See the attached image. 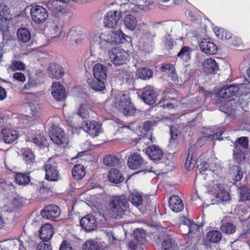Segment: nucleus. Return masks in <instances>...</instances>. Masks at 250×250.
<instances>
[{
    "instance_id": "c756f323",
    "label": "nucleus",
    "mask_w": 250,
    "mask_h": 250,
    "mask_svg": "<svg viewBox=\"0 0 250 250\" xmlns=\"http://www.w3.org/2000/svg\"><path fill=\"white\" fill-rule=\"evenodd\" d=\"M49 74L52 78L59 79L63 75L62 67L58 64H51L49 68Z\"/></svg>"
},
{
    "instance_id": "0e129e2a",
    "label": "nucleus",
    "mask_w": 250,
    "mask_h": 250,
    "mask_svg": "<svg viewBox=\"0 0 250 250\" xmlns=\"http://www.w3.org/2000/svg\"><path fill=\"white\" fill-rule=\"evenodd\" d=\"M45 141L44 137H42L40 135L32 139L33 142L38 146L44 145Z\"/></svg>"
},
{
    "instance_id": "ddd939ff",
    "label": "nucleus",
    "mask_w": 250,
    "mask_h": 250,
    "mask_svg": "<svg viewBox=\"0 0 250 250\" xmlns=\"http://www.w3.org/2000/svg\"><path fill=\"white\" fill-rule=\"evenodd\" d=\"M62 26L57 22H50L46 26L44 31L48 38L56 39L60 37Z\"/></svg>"
},
{
    "instance_id": "e433bc0d",
    "label": "nucleus",
    "mask_w": 250,
    "mask_h": 250,
    "mask_svg": "<svg viewBox=\"0 0 250 250\" xmlns=\"http://www.w3.org/2000/svg\"><path fill=\"white\" fill-rule=\"evenodd\" d=\"M224 131L220 130L218 132L214 133L211 128H207L205 132H204V137L210 138L212 140H222L223 138L221 136L223 133Z\"/></svg>"
},
{
    "instance_id": "412c9836",
    "label": "nucleus",
    "mask_w": 250,
    "mask_h": 250,
    "mask_svg": "<svg viewBox=\"0 0 250 250\" xmlns=\"http://www.w3.org/2000/svg\"><path fill=\"white\" fill-rule=\"evenodd\" d=\"M146 153L154 161L161 160L163 156V152L159 146L154 145L146 148Z\"/></svg>"
},
{
    "instance_id": "bf43d9fd",
    "label": "nucleus",
    "mask_w": 250,
    "mask_h": 250,
    "mask_svg": "<svg viewBox=\"0 0 250 250\" xmlns=\"http://www.w3.org/2000/svg\"><path fill=\"white\" fill-rule=\"evenodd\" d=\"M237 144L238 146L241 148L246 149L248 147L249 141L248 139L246 137H241L238 139L234 144Z\"/></svg>"
},
{
    "instance_id": "37998d69",
    "label": "nucleus",
    "mask_w": 250,
    "mask_h": 250,
    "mask_svg": "<svg viewBox=\"0 0 250 250\" xmlns=\"http://www.w3.org/2000/svg\"><path fill=\"white\" fill-rule=\"evenodd\" d=\"M222 238L221 233L218 230H212L209 231L207 236V239L208 241L213 243H217Z\"/></svg>"
},
{
    "instance_id": "4be33fe9",
    "label": "nucleus",
    "mask_w": 250,
    "mask_h": 250,
    "mask_svg": "<svg viewBox=\"0 0 250 250\" xmlns=\"http://www.w3.org/2000/svg\"><path fill=\"white\" fill-rule=\"evenodd\" d=\"M1 137L6 144H11L19 137V134L15 130L4 128L1 130Z\"/></svg>"
},
{
    "instance_id": "49530a36",
    "label": "nucleus",
    "mask_w": 250,
    "mask_h": 250,
    "mask_svg": "<svg viewBox=\"0 0 250 250\" xmlns=\"http://www.w3.org/2000/svg\"><path fill=\"white\" fill-rule=\"evenodd\" d=\"M15 180L20 185H25L29 183L30 179L27 174L19 173L15 176Z\"/></svg>"
},
{
    "instance_id": "603ef678",
    "label": "nucleus",
    "mask_w": 250,
    "mask_h": 250,
    "mask_svg": "<svg viewBox=\"0 0 250 250\" xmlns=\"http://www.w3.org/2000/svg\"><path fill=\"white\" fill-rule=\"evenodd\" d=\"M159 104L161 107L164 109L172 108V98H171L169 94L166 95L162 100L160 102Z\"/></svg>"
},
{
    "instance_id": "bb28decb",
    "label": "nucleus",
    "mask_w": 250,
    "mask_h": 250,
    "mask_svg": "<svg viewBox=\"0 0 250 250\" xmlns=\"http://www.w3.org/2000/svg\"><path fill=\"white\" fill-rule=\"evenodd\" d=\"M93 71L94 79L106 80V69L103 65L101 63L96 64L93 67Z\"/></svg>"
},
{
    "instance_id": "7ed1b4c3",
    "label": "nucleus",
    "mask_w": 250,
    "mask_h": 250,
    "mask_svg": "<svg viewBox=\"0 0 250 250\" xmlns=\"http://www.w3.org/2000/svg\"><path fill=\"white\" fill-rule=\"evenodd\" d=\"M133 3H124L121 5V10L118 12L117 10L109 11L107 12L104 18V23L106 27L110 28H115L121 18V13L129 11V10L127 9L130 7L132 9L135 7Z\"/></svg>"
},
{
    "instance_id": "4468645a",
    "label": "nucleus",
    "mask_w": 250,
    "mask_h": 250,
    "mask_svg": "<svg viewBox=\"0 0 250 250\" xmlns=\"http://www.w3.org/2000/svg\"><path fill=\"white\" fill-rule=\"evenodd\" d=\"M49 136L51 140L57 145H60L63 143H66V139L64 131L61 128L57 126H54L52 127V130L50 131Z\"/></svg>"
},
{
    "instance_id": "c9c22d12",
    "label": "nucleus",
    "mask_w": 250,
    "mask_h": 250,
    "mask_svg": "<svg viewBox=\"0 0 250 250\" xmlns=\"http://www.w3.org/2000/svg\"><path fill=\"white\" fill-rule=\"evenodd\" d=\"M193 148V146H190L189 147L188 154L187 157V159L185 164V167L188 171L192 170L195 167V159L193 158V154L192 152Z\"/></svg>"
},
{
    "instance_id": "6e6d98bb",
    "label": "nucleus",
    "mask_w": 250,
    "mask_h": 250,
    "mask_svg": "<svg viewBox=\"0 0 250 250\" xmlns=\"http://www.w3.org/2000/svg\"><path fill=\"white\" fill-rule=\"evenodd\" d=\"M81 35L80 31L77 30L76 28H73L69 32L68 37L72 42L74 41L75 43L77 44L80 42L79 36Z\"/></svg>"
},
{
    "instance_id": "4d7b16f0",
    "label": "nucleus",
    "mask_w": 250,
    "mask_h": 250,
    "mask_svg": "<svg viewBox=\"0 0 250 250\" xmlns=\"http://www.w3.org/2000/svg\"><path fill=\"white\" fill-rule=\"evenodd\" d=\"M160 70L164 75H167L170 76L172 74L171 65L170 63L163 64L160 68Z\"/></svg>"
},
{
    "instance_id": "9d476101",
    "label": "nucleus",
    "mask_w": 250,
    "mask_h": 250,
    "mask_svg": "<svg viewBox=\"0 0 250 250\" xmlns=\"http://www.w3.org/2000/svg\"><path fill=\"white\" fill-rule=\"evenodd\" d=\"M45 179L50 181H57L59 179L57 165L53 159H49L44 166Z\"/></svg>"
},
{
    "instance_id": "b1692460",
    "label": "nucleus",
    "mask_w": 250,
    "mask_h": 250,
    "mask_svg": "<svg viewBox=\"0 0 250 250\" xmlns=\"http://www.w3.org/2000/svg\"><path fill=\"white\" fill-rule=\"evenodd\" d=\"M52 95L56 101H62L65 96V90L63 85L59 83H54L51 88Z\"/></svg>"
},
{
    "instance_id": "f257e3e1",
    "label": "nucleus",
    "mask_w": 250,
    "mask_h": 250,
    "mask_svg": "<svg viewBox=\"0 0 250 250\" xmlns=\"http://www.w3.org/2000/svg\"><path fill=\"white\" fill-rule=\"evenodd\" d=\"M129 36L125 35L121 30L104 31L101 34H96L93 40L97 42L100 48L104 51H109L112 44H119L128 42Z\"/></svg>"
},
{
    "instance_id": "79ce46f5",
    "label": "nucleus",
    "mask_w": 250,
    "mask_h": 250,
    "mask_svg": "<svg viewBox=\"0 0 250 250\" xmlns=\"http://www.w3.org/2000/svg\"><path fill=\"white\" fill-rule=\"evenodd\" d=\"M238 190L241 201L250 200V188H248L245 186H240L238 187Z\"/></svg>"
},
{
    "instance_id": "f3484780",
    "label": "nucleus",
    "mask_w": 250,
    "mask_h": 250,
    "mask_svg": "<svg viewBox=\"0 0 250 250\" xmlns=\"http://www.w3.org/2000/svg\"><path fill=\"white\" fill-rule=\"evenodd\" d=\"M237 92L240 93V85H229L225 86L220 89L218 95L222 98H229L234 96Z\"/></svg>"
},
{
    "instance_id": "a211bd4d",
    "label": "nucleus",
    "mask_w": 250,
    "mask_h": 250,
    "mask_svg": "<svg viewBox=\"0 0 250 250\" xmlns=\"http://www.w3.org/2000/svg\"><path fill=\"white\" fill-rule=\"evenodd\" d=\"M142 99L147 104H154L156 100V94L152 87L148 86L144 88L142 92Z\"/></svg>"
},
{
    "instance_id": "4c0bfd02",
    "label": "nucleus",
    "mask_w": 250,
    "mask_h": 250,
    "mask_svg": "<svg viewBox=\"0 0 250 250\" xmlns=\"http://www.w3.org/2000/svg\"><path fill=\"white\" fill-rule=\"evenodd\" d=\"M72 174L74 179H81L85 174L84 167L81 165H76L72 169Z\"/></svg>"
},
{
    "instance_id": "f704fd0d",
    "label": "nucleus",
    "mask_w": 250,
    "mask_h": 250,
    "mask_svg": "<svg viewBox=\"0 0 250 250\" xmlns=\"http://www.w3.org/2000/svg\"><path fill=\"white\" fill-rule=\"evenodd\" d=\"M21 152L23 159L27 164L31 165L35 162V155L30 149L23 148Z\"/></svg>"
},
{
    "instance_id": "864d4df0",
    "label": "nucleus",
    "mask_w": 250,
    "mask_h": 250,
    "mask_svg": "<svg viewBox=\"0 0 250 250\" xmlns=\"http://www.w3.org/2000/svg\"><path fill=\"white\" fill-rule=\"evenodd\" d=\"M162 250H172V238L170 235L164 236Z\"/></svg>"
},
{
    "instance_id": "13d9d810",
    "label": "nucleus",
    "mask_w": 250,
    "mask_h": 250,
    "mask_svg": "<svg viewBox=\"0 0 250 250\" xmlns=\"http://www.w3.org/2000/svg\"><path fill=\"white\" fill-rule=\"evenodd\" d=\"M24 68V64L20 61H14L9 67V68L13 71L17 70H23Z\"/></svg>"
},
{
    "instance_id": "ea45409f",
    "label": "nucleus",
    "mask_w": 250,
    "mask_h": 250,
    "mask_svg": "<svg viewBox=\"0 0 250 250\" xmlns=\"http://www.w3.org/2000/svg\"><path fill=\"white\" fill-rule=\"evenodd\" d=\"M17 37L21 41L26 42L31 38L30 31L26 28H20L17 31Z\"/></svg>"
},
{
    "instance_id": "338daca9",
    "label": "nucleus",
    "mask_w": 250,
    "mask_h": 250,
    "mask_svg": "<svg viewBox=\"0 0 250 250\" xmlns=\"http://www.w3.org/2000/svg\"><path fill=\"white\" fill-rule=\"evenodd\" d=\"M13 78L17 81L24 82L25 81V77L21 72H16L13 74Z\"/></svg>"
},
{
    "instance_id": "aec40b11",
    "label": "nucleus",
    "mask_w": 250,
    "mask_h": 250,
    "mask_svg": "<svg viewBox=\"0 0 250 250\" xmlns=\"http://www.w3.org/2000/svg\"><path fill=\"white\" fill-rule=\"evenodd\" d=\"M199 46L202 51L208 55H213L217 52L216 45L208 39H203Z\"/></svg>"
},
{
    "instance_id": "1a4fd4ad",
    "label": "nucleus",
    "mask_w": 250,
    "mask_h": 250,
    "mask_svg": "<svg viewBox=\"0 0 250 250\" xmlns=\"http://www.w3.org/2000/svg\"><path fill=\"white\" fill-rule=\"evenodd\" d=\"M30 15L32 20L36 23H42L45 21L48 17V13L44 7L36 5L32 6Z\"/></svg>"
},
{
    "instance_id": "6e6552de",
    "label": "nucleus",
    "mask_w": 250,
    "mask_h": 250,
    "mask_svg": "<svg viewBox=\"0 0 250 250\" xmlns=\"http://www.w3.org/2000/svg\"><path fill=\"white\" fill-rule=\"evenodd\" d=\"M129 55L123 49L115 48L113 51L109 52L110 62L115 65H121L126 63L128 60Z\"/></svg>"
},
{
    "instance_id": "774afa93",
    "label": "nucleus",
    "mask_w": 250,
    "mask_h": 250,
    "mask_svg": "<svg viewBox=\"0 0 250 250\" xmlns=\"http://www.w3.org/2000/svg\"><path fill=\"white\" fill-rule=\"evenodd\" d=\"M60 250H72V249L69 243L63 241L60 247Z\"/></svg>"
},
{
    "instance_id": "a18cd8bd",
    "label": "nucleus",
    "mask_w": 250,
    "mask_h": 250,
    "mask_svg": "<svg viewBox=\"0 0 250 250\" xmlns=\"http://www.w3.org/2000/svg\"><path fill=\"white\" fill-rule=\"evenodd\" d=\"M119 159L114 155H108L103 159L104 165L108 167L115 166L118 163Z\"/></svg>"
},
{
    "instance_id": "a878e982",
    "label": "nucleus",
    "mask_w": 250,
    "mask_h": 250,
    "mask_svg": "<svg viewBox=\"0 0 250 250\" xmlns=\"http://www.w3.org/2000/svg\"><path fill=\"white\" fill-rule=\"evenodd\" d=\"M53 234V228L51 225L45 224L40 230V238L43 241H47L52 237Z\"/></svg>"
},
{
    "instance_id": "20e7f679",
    "label": "nucleus",
    "mask_w": 250,
    "mask_h": 250,
    "mask_svg": "<svg viewBox=\"0 0 250 250\" xmlns=\"http://www.w3.org/2000/svg\"><path fill=\"white\" fill-rule=\"evenodd\" d=\"M115 105L125 116H132L136 113V109L134 107L126 95L122 94L116 98Z\"/></svg>"
},
{
    "instance_id": "393cba45",
    "label": "nucleus",
    "mask_w": 250,
    "mask_h": 250,
    "mask_svg": "<svg viewBox=\"0 0 250 250\" xmlns=\"http://www.w3.org/2000/svg\"><path fill=\"white\" fill-rule=\"evenodd\" d=\"M181 193L176 189L173 188V211L179 212L184 209V205L180 198Z\"/></svg>"
},
{
    "instance_id": "7c9ffc66",
    "label": "nucleus",
    "mask_w": 250,
    "mask_h": 250,
    "mask_svg": "<svg viewBox=\"0 0 250 250\" xmlns=\"http://www.w3.org/2000/svg\"><path fill=\"white\" fill-rule=\"evenodd\" d=\"M105 80L98 79H88L87 82L92 89L96 91H101L103 90L105 88Z\"/></svg>"
},
{
    "instance_id": "3c124183",
    "label": "nucleus",
    "mask_w": 250,
    "mask_h": 250,
    "mask_svg": "<svg viewBox=\"0 0 250 250\" xmlns=\"http://www.w3.org/2000/svg\"><path fill=\"white\" fill-rule=\"evenodd\" d=\"M221 230L227 234L233 233L236 230V227L232 223H224L221 227Z\"/></svg>"
},
{
    "instance_id": "69168bd1",
    "label": "nucleus",
    "mask_w": 250,
    "mask_h": 250,
    "mask_svg": "<svg viewBox=\"0 0 250 250\" xmlns=\"http://www.w3.org/2000/svg\"><path fill=\"white\" fill-rule=\"evenodd\" d=\"M36 250H52V249L50 245L42 241L38 245Z\"/></svg>"
},
{
    "instance_id": "2eb2a0df",
    "label": "nucleus",
    "mask_w": 250,
    "mask_h": 250,
    "mask_svg": "<svg viewBox=\"0 0 250 250\" xmlns=\"http://www.w3.org/2000/svg\"><path fill=\"white\" fill-rule=\"evenodd\" d=\"M82 127L84 131L92 137L97 136L101 131V127L96 122L86 121L82 123Z\"/></svg>"
},
{
    "instance_id": "e2e57ef3",
    "label": "nucleus",
    "mask_w": 250,
    "mask_h": 250,
    "mask_svg": "<svg viewBox=\"0 0 250 250\" xmlns=\"http://www.w3.org/2000/svg\"><path fill=\"white\" fill-rule=\"evenodd\" d=\"M25 203V199L19 195L16 196L13 201V204L16 207L22 206Z\"/></svg>"
},
{
    "instance_id": "c85d7f7f",
    "label": "nucleus",
    "mask_w": 250,
    "mask_h": 250,
    "mask_svg": "<svg viewBox=\"0 0 250 250\" xmlns=\"http://www.w3.org/2000/svg\"><path fill=\"white\" fill-rule=\"evenodd\" d=\"M108 174L109 181L116 184L122 182L125 179L120 171L116 168H111Z\"/></svg>"
},
{
    "instance_id": "58836bf2",
    "label": "nucleus",
    "mask_w": 250,
    "mask_h": 250,
    "mask_svg": "<svg viewBox=\"0 0 250 250\" xmlns=\"http://www.w3.org/2000/svg\"><path fill=\"white\" fill-rule=\"evenodd\" d=\"M137 74L140 79L147 80L152 76L153 72L148 67H142L137 70Z\"/></svg>"
},
{
    "instance_id": "a19ab883",
    "label": "nucleus",
    "mask_w": 250,
    "mask_h": 250,
    "mask_svg": "<svg viewBox=\"0 0 250 250\" xmlns=\"http://www.w3.org/2000/svg\"><path fill=\"white\" fill-rule=\"evenodd\" d=\"M213 30L216 36L221 40H229L231 38V33L224 29L216 27L214 28Z\"/></svg>"
},
{
    "instance_id": "39448f33",
    "label": "nucleus",
    "mask_w": 250,
    "mask_h": 250,
    "mask_svg": "<svg viewBox=\"0 0 250 250\" xmlns=\"http://www.w3.org/2000/svg\"><path fill=\"white\" fill-rule=\"evenodd\" d=\"M115 105L125 116H132L136 113V109L134 107L126 95L122 94L116 98Z\"/></svg>"
},
{
    "instance_id": "f03ea898",
    "label": "nucleus",
    "mask_w": 250,
    "mask_h": 250,
    "mask_svg": "<svg viewBox=\"0 0 250 250\" xmlns=\"http://www.w3.org/2000/svg\"><path fill=\"white\" fill-rule=\"evenodd\" d=\"M128 205V202L123 196L112 197L109 201V210L111 217L115 219L122 218Z\"/></svg>"
},
{
    "instance_id": "6ab92c4d",
    "label": "nucleus",
    "mask_w": 250,
    "mask_h": 250,
    "mask_svg": "<svg viewBox=\"0 0 250 250\" xmlns=\"http://www.w3.org/2000/svg\"><path fill=\"white\" fill-rule=\"evenodd\" d=\"M96 220L90 215H87L83 217L80 221V224L83 229L86 231L90 232L96 228Z\"/></svg>"
},
{
    "instance_id": "de8ad7c7",
    "label": "nucleus",
    "mask_w": 250,
    "mask_h": 250,
    "mask_svg": "<svg viewBox=\"0 0 250 250\" xmlns=\"http://www.w3.org/2000/svg\"><path fill=\"white\" fill-rule=\"evenodd\" d=\"M90 108L89 106L85 104H82L77 112V114L83 119H87L89 117Z\"/></svg>"
},
{
    "instance_id": "423d86ee",
    "label": "nucleus",
    "mask_w": 250,
    "mask_h": 250,
    "mask_svg": "<svg viewBox=\"0 0 250 250\" xmlns=\"http://www.w3.org/2000/svg\"><path fill=\"white\" fill-rule=\"evenodd\" d=\"M127 166L132 169L141 168L142 171H145V172H154L152 167L147 166V163L137 153H133L129 155L127 161Z\"/></svg>"
},
{
    "instance_id": "cd10ccee",
    "label": "nucleus",
    "mask_w": 250,
    "mask_h": 250,
    "mask_svg": "<svg viewBox=\"0 0 250 250\" xmlns=\"http://www.w3.org/2000/svg\"><path fill=\"white\" fill-rule=\"evenodd\" d=\"M178 224L186 225L188 228V233H194L199 229V226L192 220L187 218L185 216L180 217Z\"/></svg>"
},
{
    "instance_id": "0eeeda50",
    "label": "nucleus",
    "mask_w": 250,
    "mask_h": 250,
    "mask_svg": "<svg viewBox=\"0 0 250 250\" xmlns=\"http://www.w3.org/2000/svg\"><path fill=\"white\" fill-rule=\"evenodd\" d=\"M216 170L209 168L208 164L206 162H202L197 167V176L200 178L214 182L218 177V172Z\"/></svg>"
},
{
    "instance_id": "5fc2aeb1",
    "label": "nucleus",
    "mask_w": 250,
    "mask_h": 250,
    "mask_svg": "<svg viewBox=\"0 0 250 250\" xmlns=\"http://www.w3.org/2000/svg\"><path fill=\"white\" fill-rule=\"evenodd\" d=\"M240 85V94L247 95L250 93V82L245 79L243 82Z\"/></svg>"
},
{
    "instance_id": "09e8293b",
    "label": "nucleus",
    "mask_w": 250,
    "mask_h": 250,
    "mask_svg": "<svg viewBox=\"0 0 250 250\" xmlns=\"http://www.w3.org/2000/svg\"><path fill=\"white\" fill-rule=\"evenodd\" d=\"M234 149H233L234 159L237 162L240 163L244 160V157L241 148L236 144H234Z\"/></svg>"
},
{
    "instance_id": "052dcab7",
    "label": "nucleus",
    "mask_w": 250,
    "mask_h": 250,
    "mask_svg": "<svg viewBox=\"0 0 250 250\" xmlns=\"http://www.w3.org/2000/svg\"><path fill=\"white\" fill-rule=\"evenodd\" d=\"M234 180L236 181H240L243 176V173L241 168L238 166H236L233 168Z\"/></svg>"
},
{
    "instance_id": "c03bdc74",
    "label": "nucleus",
    "mask_w": 250,
    "mask_h": 250,
    "mask_svg": "<svg viewBox=\"0 0 250 250\" xmlns=\"http://www.w3.org/2000/svg\"><path fill=\"white\" fill-rule=\"evenodd\" d=\"M128 200L133 206L136 207H139L143 203L142 196L138 192L131 194Z\"/></svg>"
},
{
    "instance_id": "9b49d317",
    "label": "nucleus",
    "mask_w": 250,
    "mask_h": 250,
    "mask_svg": "<svg viewBox=\"0 0 250 250\" xmlns=\"http://www.w3.org/2000/svg\"><path fill=\"white\" fill-rule=\"evenodd\" d=\"M11 19L12 15L8 6L4 3H0V30H6Z\"/></svg>"
},
{
    "instance_id": "f8f14e48",
    "label": "nucleus",
    "mask_w": 250,
    "mask_h": 250,
    "mask_svg": "<svg viewBox=\"0 0 250 250\" xmlns=\"http://www.w3.org/2000/svg\"><path fill=\"white\" fill-rule=\"evenodd\" d=\"M215 191L213 192L215 194L219 204L225 205L231 199V197L229 192L225 189L224 185L221 184H217L216 186Z\"/></svg>"
},
{
    "instance_id": "680f3d73",
    "label": "nucleus",
    "mask_w": 250,
    "mask_h": 250,
    "mask_svg": "<svg viewBox=\"0 0 250 250\" xmlns=\"http://www.w3.org/2000/svg\"><path fill=\"white\" fill-rule=\"evenodd\" d=\"M232 101H229L226 102V105H221L219 107V110L221 111L225 112L228 114H231V109L229 108V106L232 104Z\"/></svg>"
},
{
    "instance_id": "5701e85b",
    "label": "nucleus",
    "mask_w": 250,
    "mask_h": 250,
    "mask_svg": "<svg viewBox=\"0 0 250 250\" xmlns=\"http://www.w3.org/2000/svg\"><path fill=\"white\" fill-rule=\"evenodd\" d=\"M203 69L207 74L215 73L219 69V65L211 58L206 59L202 63Z\"/></svg>"
},
{
    "instance_id": "8fccbe9b",
    "label": "nucleus",
    "mask_w": 250,
    "mask_h": 250,
    "mask_svg": "<svg viewBox=\"0 0 250 250\" xmlns=\"http://www.w3.org/2000/svg\"><path fill=\"white\" fill-rule=\"evenodd\" d=\"M83 250H100V246L96 241L87 240L83 245Z\"/></svg>"
},
{
    "instance_id": "473e14b6",
    "label": "nucleus",
    "mask_w": 250,
    "mask_h": 250,
    "mask_svg": "<svg viewBox=\"0 0 250 250\" xmlns=\"http://www.w3.org/2000/svg\"><path fill=\"white\" fill-rule=\"evenodd\" d=\"M124 25L130 30L134 31L137 26V20L134 16L131 14H127L124 20Z\"/></svg>"
},
{
    "instance_id": "dca6fc26",
    "label": "nucleus",
    "mask_w": 250,
    "mask_h": 250,
    "mask_svg": "<svg viewBox=\"0 0 250 250\" xmlns=\"http://www.w3.org/2000/svg\"><path fill=\"white\" fill-rule=\"evenodd\" d=\"M41 214L44 218L53 220L59 216L60 209L57 206L51 205L44 207L41 211Z\"/></svg>"
},
{
    "instance_id": "72a5a7b5",
    "label": "nucleus",
    "mask_w": 250,
    "mask_h": 250,
    "mask_svg": "<svg viewBox=\"0 0 250 250\" xmlns=\"http://www.w3.org/2000/svg\"><path fill=\"white\" fill-rule=\"evenodd\" d=\"M133 237L136 242L140 245L144 244L146 240V234L144 230L137 229L133 233Z\"/></svg>"
},
{
    "instance_id": "2f4dec72",
    "label": "nucleus",
    "mask_w": 250,
    "mask_h": 250,
    "mask_svg": "<svg viewBox=\"0 0 250 250\" xmlns=\"http://www.w3.org/2000/svg\"><path fill=\"white\" fill-rule=\"evenodd\" d=\"M192 49L188 46H184L177 54V57L183 62H188L190 59Z\"/></svg>"
}]
</instances>
